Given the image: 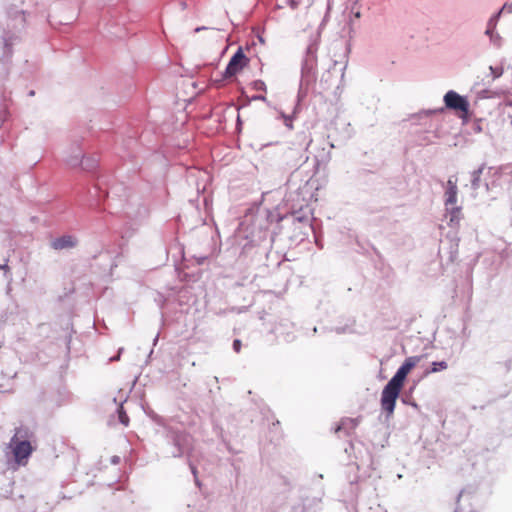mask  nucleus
Returning a JSON list of instances; mask_svg holds the SVG:
<instances>
[{
	"mask_svg": "<svg viewBox=\"0 0 512 512\" xmlns=\"http://www.w3.org/2000/svg\"><path fill=\"white\" fill-rule=\"evenodd\" d=\"M159 340V333H157V335L155 336V338L153 339V345L155 346L157 344Z\"/></svg>",
	"mask_w": 512,
	"mask_h": 512,
	"instance_id": "e433bc0d",
	"label": "nucleus"
},
{
	"mask_svg": "<svg viewBox=\"0 0 512 512\" xmlns=\"http://www.w3.org/2000/svg\"><path fill=\"white\" fill-rule=\"evenodd\" d=\"M357 509H358V512L363 511V508H362V506L359 503L357 504Z\"/></svg>",
	"mask_w": 512,
	"mask_h": 512,
	"instance_id": "a19ab883",
	"label": "nucleus"
},
{
	"mask_svg": "<svg viewBox=\"0 0 512 512\" xmlns=\"http://www.w3.org/2000/svg\"><path fill=\"white\" fill-rule=\"evenodd\" d=\"M504 104L507 106H512V100H506Z\"/></svg>",
	"mask_w": 512,
	"mask_h": 512,
	"instance_id": "58836bf2",
	"label": "nucleus"
},
{
	"mask_svg": "<svg viewBox=\"0 0 512 512\" xmlns=\"http://www.w3.org/2000/svg\"><path fill=\"white\" fill-rule=\"evenodd\" d=\"M78 239L74 235L66 234L57 237L51 241V247L54 250H67L76 247Z\"/></svg>",
	"mask_w": 512,
	"mask_h": 512,
	"instance_id": "1a4fd4ad",
	"label": "nucleus"
},
{
	"mask_svg": "<svg viewBox=\"0 0 512 512\" xmlns=\"http://www.w3.org/2000/svg\"><path fill=\"white\" fill-rule=\"evenodd\" d=\"M118 419L121 424L124 426H128L129 424V417L126 413V411L123 408V405L121 404L117 409Z\"/></svg>",
	"mask_w": 512,
	"mask_h": 512,
	"instance_id": "dca6fc26",
	"label": "nucleus"
},
{
	"mask_svg": "<svg viewBox=\"0 0 512 512\" xmlns=\"http://www.w3.org/2000/svg\"><path fill=\"white\" fill-rule=\"evenodd\" d=\"M7 262H8V260H6L4 264H0V270H3V275L7 279L8 288L10 289V284L12 282V273H11V269Z\"/></svg>",
	"mask_w": 512,
	"mask_h": 512,
	"instance_id": "f3484780",
	"label": "nucleus"
},
{
	"mask_svg": "<svg viewBox=\"0 0 512 512\" xmlns=\"http://www.w3.org/2000/svg\"><path fill=\"white\" fill-rule=\"evenodd\" d=\"M401 400H402V402L404 404H409V405L413 406L414 408L418 409L417 403H415L414 401L409 400L406 396H403Z\"/></svg>",
	"mask_w": 512,
	"mask_h": 512,
	"instance_id": "c756f323",
	"label": "nucleus"
},
{
	"mask_svg": "<svg viewBox=\"0 0 512 512\" xmlns=\"http://www.w3.org/2000/svg\"><path fill=\"white\" fill-rule=\"evenodd\" d=\"M6 140V134L5 132H0V146L5 142Z\"/></svg>",
	"mask_w": 512,
	"mask_h": 512,
	"instance_id": "473e14b6",
	"label": "nucleus"
},
{
	"mask_svg": "<svg viewBox=\"0 0 512 512\" xmlns=\"http://www.w3.org/2000/svg\"><path fill=\"white\" fill-rule=\"evenodd\" d=\"M252 88L256 91H266V84L262 80H255L252 82Z\"/></svg>",
	"mask_w": 512,
	"mask_h": 512,
	"instance_id": "5701e85b",
	"label": "nucleus"
},
{
	"mask_svg": "<svg viewBox=\"0 0 512 512\" xmlns=\"http://www.w3.org/2000/svg\"><path fill=\"white\" fill-rule=\"evenodd\" d=\"M248 63V58L243 52L242 48H238V50L231 57L230 61L227 64V67L224 71L223 76L225 78H230L239 73Z\"/></svg>",
	"mask_w": 512,
	"mask_h": 512,
	"instance_id": "0eeeda50",
	"label": "nucleus"
},
{
	"mask_svg": "<svg viewBox=\"0 0 512 512\" xmlns=\"http://www.w3.org/2000/svg\"><path fill=\"white\" fill-rule=\"evenodd\" d=\"M31 432L27 427L16 428L13 437L11 438V446L13 447V454L15 461L18 464H24L28 457L33 452V448L29 441Z\"/></svg>",
	"mask_w": 512,
	"mask_h": 512,
	"instance_id": "20e7f679",
	"label": "nucleus"
},
{
	"mask_svg": "<svg viewBox=\"0 0 512 512\" xmlns=\"http://www.w3.org/2000/svg\"><path fill=\"white\" fill-rule=\"evenodd\" d=\"M368 512H385L379 505L370 507Z\"/></svg>",
	"mask_w": 512,
	"mask_h": 512,
	"instance_id": "7c9ffc66",
	"label": "nucleus"
},
{
	"mask_svg": "<svg viewBox=\"0 0 512 512\" xmlns=\"http://www.w3.org/2000/svg\"><path fill=\"white\" fill-rule=\"evenodd\" d=\"M475 130L480 131V130H481V127H479V126H478V127H475Z\"/></svg>",
	"mask_w": 512,
	"mask_h": 512,
	"instance_id": "a18cd8bd",
	"label": "nucleus"
},
{
	"mask_svg": "<svg viewBox=\"0 0 512 512\" xmlns=\"http://www.w3.org/2000/svg\"><path fill=\"white\" fill-rule=\"evenodd\" d=\"M496 28L495 27H491L489 25H487L486 27V30H485V35L489 37V39L496 33Z\"/></svg>",
	"mask_w": 512,
	"mask_h": 512,
	"instance_id": "bb28decb",
	"label": "nucleus"
},
{
	"mask_svg": "<svg viewBox=\"0 0 512 512\" xmlns=\"http://www.w3.org/2000/svg\"><path fill=\"white\" fill-rule=\"evenodd\" d=\"M118 461H119V458H118V457H116V456H115V457H113V459H112V462H113V463H118Z\"/></svg>",
	"mask_w": 512,
	"mask_h": 512,
	"instance_id": "ea45409f",
	"label": "nucleus"
},
{
	"mask_svg": "<svg viewBox=\"0 0 512 512\" xmlns=\"http://www.w3.org/2000/svg\"><path fill=\"white\" fill-rule=\"evenodd\" d=\"M419 356H411L405 359L394 376L389 380L381 393V407L390 417L395 409L396 400L399 397L401 388L408 373L419 363Z\"/></svg>",
	"mask_w": 512,
	"mask_h": 512,
	"instance_id": "f257e3e1",
	"label": "nucleus"
},
{
	"mask_svg": "<svg viewBox=\"0 0 512 512\" xmlns=\"http://www.w3.org/2000/svg\"><path fill=\"white\" fill-rule=\"evenodd\" d=\"M329 147H330V149H332V148H334V145L330 143Z\"/></svg>",
	"mask_w": 512,
	"mask_h": 512,
	"instance_id": "de8ad7c7",
	"label": "nucleus"
},
{
	"mask_svg": "<svg viewBox=\"0 0 512 512\" xmlns=\"http://www.w3.org/2000/svg\"><path fill=\"white\" fill-rule=\"evenodd\" d=\"M8 117V111L5 105L0 104V128L4 124V122L7 120Z\"/></svg>",
	"mask_w": 512,
	"mask_h": 512,
	"instance_id": "4be33fe9",
	"label": "nucleus"
},
{
	"mask_svg": "<svg viewBox=\"0 0 512 512\" xmlns=\"http://www.w3.org/2000/svg\"><path fill=\"white\" fill-rule=\"evenodd\" d=\"M317 50L318 46L315 42L310 43L306 49L301 65V79L298 91L299 99H301V97L306 94L309 85L315 79L317 68Z\"/></svg>",
	"mask_w": 512,
	"mask_h": 512,
	"instance_id": "f03ea898",
	"label": "nucleus"
},
{
	"mask_svg": "<svg viewBox=\"0 0 512 512\" xmlns=\"http://www.w3.org/2000/svg\"><path fill=\"white\" fill-rule=\"evenodd\" d=\"M448 364L446 361H438V362H432L431 369L427 371V373H436L442 370L447 369Z\"/></svg>",
	"mask_w": 512,
	"mask_h": 512,
	"instance_id": "2eb2a0df",
	"label": "nucleus"
},
{
	"mask_svg": "<svg viewBox=\"0 0 512 512\" xmlns=\"http://www.w3.org/2000/svg\"><path fill=\"white\" fill-rule=\"evenodd\" d=\"M302 135H303V139L305 141V149H307L309 147V145L311 144L312 139H311L310 135H307L305 132H303Z\"/></svg>",
	"mask_w": 512,
	"mask_h": 512,
	"instance_id": "c85d7f7f",
	"label": "nucleus"
},
{
	"mask_svg": "<svg viewBox=\"0 0 512 512\" xmlns=\"http://www.w3.org/2000/svg\"><path fill=\"white\" fill-rule=\"evenodd\" d=\"M95 166H96V162L94 160L91 161V163L85 164V168L90 169V170L93 169Z\"/></svg>",
	"mask_w": 512,
	"mask_h": 512,
	"instance_id": "72a5a7b5",
	"label": "nucleus"
},
{
	"mask_svg": "<svg viewBox=\"0 0 512 512\" xmlns=\"http://www.w3.org/2000/svg\"><path fill=\"white\" fill-rule=\"evenodd\" d=\"M165 438L168 444L172 446L171 455L173 457L184 455L190 457L194 447V439L189 433L169 426L165 429Z\"/></svg>",
	"mask_w": 512,
	"mask_h": 512,
	"instance_id": "7ed1b4c3",
	"label": "nucleus"
},
{
	"mask_svg": "<svg viewBox=\"0 0 512 512\" xmlns=\"http://www.w3.org/2000/svg\"><path fill=\"white\" fill-rule=\"evenodd\" d=\"M282 117L284 119L285 126L288 127L289 129H292V117L287 116L285 114H282Z\"/></svg>",
	"mask_w": 512,
	"mask_h": 512,
	"instance_id": "a878e982",
	"label": "nucleus"
},
{
	"mask_svg": "<svg viewBox=\"0 0 512 512\" xmlns=\"http://www.w3.org/2000/svg\"><path fill=\"white\" fill-rule=\"evenodd\" d=\"M122 351H123V348H120L119 352H118V355L110 358V361H117V360H119L120 359V354H121Z\"/></svg>",
	"mask_w": 512,
	"mask_h": 512,
	"instance_id": "f704fd0d",
	"label": "nucleus"
},
{
	"mask_svg": "<svg viewBox=\"0 0 512 512\" xmlns=\"http://www.w3.org/2000/svg\"><path fill=\"white\" fill-rule=\"evenodd\" d=\"M446 213L445 217L448 219V225L450 227H456L459 225L460 220L462 218V208L461 206L451 205L449 207H445Z\"/></svg>",
	"mask_w": 512,
	"mask_h": 512,
	"instance_id": "9b49d317",
	"label": "nucleus"
},
{
	"mask_svg": "<svg viewBox=\"0 0 512 512\" xmlns=\"http://www.w3.org/2000/svg\"><path fill=\"white\" fill-rule=\"evenodd\" d=\"M444 103L447 108L455 110V111H460L464 115L468 114V112H469L470 104H469V101L467 100V98L464 96H461L454 90H449L444 95Z\"/></svg>",
	"mask_w": 512,
	"mask_h": 512,
	"instance_id": "423d86ee",
	"label": "nucleus"
},
{
	"mask_svg": "<svg viewBox=\"0 0 512 512\" xmlns=\"http://www.w3.org/2000/svg\"><path fill=\"white\" fill-rule=\"evenodd\" d=\"M510 118H511V125H512V116Z\"/></svg>",
	"mask_w": 512,
	"mask_h": 512,
	"instance_id": "8fccbe9b",
	"label": "nucleus"
},
{
	"mask_svg": "<svg viewBox=\"0 0 512 512\" xmlns=\"http://www.w3.org/2000/svg\"><path fill=\"white\" fill-rule=\"evenodd\" d=\"M495 169H497V167H489L488 169L491 180L485 183L487 191H492L494 188L501 187L505 183L504 179H498L497 176H494Z\"/></svg>",
	"mask_w": 512,
	"mask_h": 512,
	"instance_id": "ddd939ff",
	"label": "nucleus"
},
{
	"mask_svg": "<svg viewBox=\"0 0 512 512\" xmlns=\"http://www.w3.org/2000/svg\"><path fill=\"white\" fill-rule=\"evenodd\" d=\"M494 176H497L498 179H504L512 196V162L497 167L494 170Z\"/></svg>",
	"mask_w": 512,
	"mask_h": 512,
	"instance_id": "9d476101",
	"label": "nucleus"
},
{
	"mask_svg": "<svg viewBox=\"0 0 512 512\" xmlns=\"http://www.w3.org/2000/svg\"><path fill=\"white\" fill-rule=\"evenodd\" d=\"M345 452L351 456L353 453L355 461L353 462L357 469H374L373 456L361 441L350 442L349 447L345 449Z\"/></svg>",
	"mask_w": 512,
	"mask_h": 512,
	"instance_id": "39448f33",
	"label": "nucleus"
},
{
	"mask_svg": "<svg viewBox=\"0 0 512 512\" xmlns=\"http://www.w3.org/2000/svg\"><path fill=\"white\" fill-rule=\"evenodd\" d=\"M490 71L493 76V79L499 78L503 74V68L502 67H493L490 66Z\"/></svg>",
	"mask_w": 512,
	"mask_h": 512,
	"instance_id": "393cba45",
	"label": "nucleus"
},
{
	"mask_svg": "<svg viewBox=\"0 0 512 512\" xmlns=\"http://www.w3.org/2000/svg\"><path fill=\"white\" fill-rule=\"evenodd\" d=\"M323 153L320 154V155H316L315 156V160H316V163L317 165H320V164H325L327 163L330 158H331V154H330V150H328L327 152H325V149L323 148L322 149Z\"/></svg>",
	"mask_w": 512,
	"mask_h": 512,
	"instance_id": "a211bd4d",
	"label": "nucleus"
},
{
	"mask_svg": "<svg viewBox=\"0 0 512 512\" xmlns=\"http://www.w3.org/2000/svg\"><path fill=\"white\" fill-rule=\"evenodd\" d=\"M462 494H463V491H461V492L459 493V495H458V499L462 496Z\"/></svg>",
	"mask_w": 512,
	"mask_h": 512,
	"instance_id": "c03bdc74",
	"label": "nucleus"
},
{
	"mask_svg": "<svg viewBox=\"0 0 512 512\" xmlns=\"http://www.w3.org/2000/svg\"><path fill=\"white\" fill-rule=\"evenodd\" d=\"M295 219L299 222H302L303 221V218L302 217H295Z\"/></svg>",
	"mask_w": 512,
	"mask_h": 512,
	"instance_id": "79ce46f5",
	"label": "nucleus"
},
{
	"mask_svg": "<svg viewBox=\"0 0 512 512\" xmlns=\"http://www.w3.org/2000/svg\"><path fill=\"white\" fill-rule=\"evenodd\" d=\"M489 40H490V43L495 48H501L503 45V38L500 36V34L498 32H496Z\"/></svg>",
	"mask_w": 512,
	"mask_h": 512,
	"instance_id": "aec40b11",
	"label": "nucleus"
},
{
	"mask_svg": "<svg viewBox=\"0 0 512 512\" xmlns=\"http://www.w3.org/2000/svg\"><path fill=\"white\" fill-rule=\"evenodd\" d=\"M189 467H190L191 472L193 473V475L196 477V475H197L196 467L191 462H189Z\"/></svg>",
	"mask_w": 512,
	"mask_h": 512,
	"instance_id": "c9c22d12",
	"label": "nucleus"
},
{
	"mask_svg": "<svg viewBox=\"0 0 512 512\" xmlns=\"http://www.w3.org/2000/svg\"><path fill=\"white\" fill-rule=\"evenodd\" d=\"M205 29H206V27H204V26H203V27H197V28L195 29V32L203 31V30H205Z\"/></svg>",
	"mask_w": 512,
	"mask_h": 512,
	"instance_id": "4c0bfd02",
	"label": "nucleus"
},
{
	"mask_svg": "<svg viewBox=\"0 0 512 512\" xmlns=\"http://www.w3.org/2000/svg\"><path fill=\"white\" fill-rule=\"evenodd\" d=\"M148 416L157 424V425H160L162 427H164V429H166V427H168L166 424H165V421L164 419L159 416L158 414H156L155 412H150L148 413Z\"/></svg>",
	"mask_w": 512,
	"mask_h": 512,
	"instance_id": "412c9836",
	"label": "nucleus"
},
{
	"mask_svg": "<svg viewBox=\"0 0 512 512\" xmlns=\"http://www.w3.org/2000/svg\"><path fill=\"white\" fill-rule=\"evenodd\" d=\"M241 341L239 339H235L233 341V350L236 352V353H239L240 352V349H241Z\"/></svg>",
	"mask_w": 512,
	"mask_h": 512,
	"instance_id": "cd10ccee",
	"label": "nucleus"
},
{
	"mask_svg": "<svg viewBox=\"0 0 512 512\" xmlns=\"http://www.w3.org/2000/svg\"><path fill=\"white\" fill-rule=\"evenodd\" d=\"M475 130L480 131V130H481V127H479V126H478V127H475Z\"/></svg>",
	"mask_w": 512,
	"mask_h": 512,
	"instance_id": "49530a36",
	"label": "nucleus"
},
{
	"mask_svg": "<svg viewBox=\"0 0 512 512\" xmlns=\"http://www.w3.org/2000/svg\"><path fill=\"white\" fill-rule=\"evenodd\" d=\"M205 259H206V257L201 258V259L198 261V263H199V264H202V263H203V261H204Z\"/></svg>",
	"mask_w": 512,
	"mask_h": 512,
	"instance_id": "37998d69",
	"label": "nucleus"
},
{
	"mask_svg": "<svg viewBox=\"0 0 512 512\" xmlns=\"http://www.w3.org/2000/svg\"><path fill=\"white\" fill-rule=\"evenodd\" d=\"M505 7H506V5H504V6L502 7V9H500L497 13L493 14V15L489 18V20L487 21V25H489V26H490V28H491V27H495V28H496L497 23H498V20H499V18H500V16H501V13H502V12H503V10L505 9Z\"/></svg>",
	"mask_w": 512,
	"mask_h": 512,
	"instance_id": "6ab92c4d",
	"label": "nucleus"
},
{
	"mask_svg": "<svg viewBox=\"0 0 512 512\" xmlns=\"http://www.w3.org/2000/svg\"><path fill=\"white\" fill-rule=\"evenodd\" d=\"M82 153L79 152L76 156L74 157H71L70 159L67 160L68 164L72 165V166H76L78 164H83L82 162Z\"/></svg>",
	"mask_w": 512,
	"mask_h": 512,
	"instance_id": "b1692460",
	"label": "nucleus"
},
{
	"mask_svg": "<svg viewBox=\"0 0 512 512\" xmlns=\"http://www.w3.org/2000/svg\"><path fill=\"white\" fill-rule=\"evenodd\" d=\"M485 164H482L478 169L471 172V188L477 191L480 187V180Z\"/></svg>",
	"mask_w": 512,
	"mask_h": 512,
	"instance_id": "4468645a",
	"label": "nucleus"
},
{
	"mask_svg": "<svg viewBox=\"0 0 512 512\" xmlns=\"http://www.w3.org/2000/svg\"><path fill=\"white\" fill-rule=\"evenodd\" d=\"M455 512H459V509L457 508V509L455 510Z\"/></svg>",
	"mask_w": 512,
	"mask_h": 512,
	"instance_id": "09e8293b",
	"label": "nucleus"
},
{
	"mask_svg": "<svg viewBox=\"0 0 512 512\" xmlns=\"http://www.w3.org/2000/svg\"><path fill=\"white\" fill-rule=\"evenodd\" d=\"M360 423V418H343L340 424L335 428V432L344 431L350 435Z\"/></svg>",
	"mask_w": 512,
	"mask_h": 512,
	"instance_id": "f8f14e48",
	"label": "nucleus"
},
{
	"mask_svg": "<svg viewBox=\"0 0 512 512\" xmlns=\"http://www.w3.org/2000/svg\"><path fill=\"white\" fill-rule=\"evenodd\" d=\"M457 195H458V187H457V178L455 176H451L448 178L446 182L445 192H444V205L445 207H449L451 205L457 204Z\"/></svg>",
	"mask_w": 512,
	"mask_h": 512,
	"instance_id": "6e6552de",
	"label": "nucleus"
},
{
	"mask_svg": "<svg viewBox=\"0 0 512 512\" xmlns=\"http://www.w3.org/2000/svg\"><path fill=\"white\" fill-rule=\"evenodd\" d=\"M252 100H258V101H265L266 100V97L264 95H254L252 96L251 98Z\"/></svg>",
	"mask_w": 512,
	"mask_h": 512,
	"instance_id": "2f4dec72",
	"label": "nucleus"
}]
</instances>
